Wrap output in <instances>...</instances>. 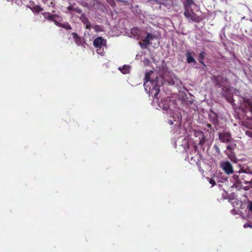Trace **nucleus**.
I'll return each instance as SVG.
<instances>
[{
    "mask_svg": "<svg viewBox=\"0 0 252 252\" xmlns=\"http://www.w3.org/2000/svg\"><path fill=\"white\" fill-rule=\"evenodd\" d=\"M199 62L202 63L203 65H205L204 62H203V60H201L200 59H199Z\"/></svg>",
    "mask_w": 252,
    "mask_h": 252,
    "instance_id": "35",
    "label": "nucleus"
},
{
    "mask_svg": "<svg viewBox=\"0 0 252 252\" xmlns=\"http://www.w3.org/2000/svg\"><path fill=\"white\" fill-rule=\"evenodd\" d=\"M230 101V103H232V101L231 100H229Z\"/></svg>",
    "mask_w": 252,
    "mask_h": 252,
    "instance_id": "38",
    "label": "nucleus"
},
{
    "mask_svg": "<svg viewBox=\"0 0 252 252\" xmlns=\"http://www.w3.org/2000/svg\"><path fill=\"white\" fill-rule=\"evenodd\" d=\"M94 29L96 32H100L102 31V28L101 26L99 25H95L93 27Z\"/></svg>",
    "mask_w": 252,
    "mask_h": 252,
    "instance_id": "20",
    "label": "nucleus"
},
{
    "mask_svg": "<svg viewBox=\"0 0 252 252\" xmlns=\"http://www.w3.org/2000/svg\"><path fill=\"white\" fill-rule=\"evenodd\" d=\"M239 173H245L247 174H252V171L250 170L248 168H245L244 166H242L240 168V169L238 171Z\"/></svg>",
    "mask_w": 252,
    "mask_h": 252,
    "instance_id": "16",
    "label": "nucleus"
},
{
    "mask_svg": "<svg viewBox=\"0 0 252 252\" xmlns=\"http://www.w3.org/2000/svg\"><path fill=\"white\" fill-rule=\"evenodd\" d=\"M208 181L210 183V184H211L212 186H214L216 185L215 181L211 178H207Z\"/></svg>",
    "mask_w": 252,
    "mask_h": 252,
    "instance_id": "24",
    "label": "nucleus"
},
{
    "mask_svg": "<svg viewBox=\"0 0 252 252\" xmlns=\"http://www.w3.org/2000/svg\"><path fill=\"white\" fill-rule=\"evenodd\" d=\"M184 14L189 22H199L201 20L200 17L195 14L192 10H189L187 8Z\"/></svg>",
    "mask_w": 252,
    "mask_h": 252,
    "instance_id": "2",
    "label": "nucleus"
},
{
    "mask_svg": "<svg viewBox=\"0 0 252 252\" xmlns=\"http://www.w3.org/2000/svg\"><path fill=\"white\" fill-rule=\"evenodd\" d=\"M246 134L250 137L252 138V131L250 130H247L245 132Z\"/></svg>",
    "mask_w": 252,
    "mask_h": 252,
    "instance_id": "29",
    "label": "nucleus"
},
{
    "mask_svg": "<svg viewBox=\"0 0 252 252\" xmlns=\"http://www.w3.org/2000/svg\"><path fill=\"white\" fill-rule=\"evenodd\" d=\"M43 0V1H47V0Z\"/></svg>",
    "mask_w": 252,
    "mask_h": 252,
    "instance_id": "39",
    "label": "nucleus"
},
{
    "mask_svg": "<svg viewBox=\"0 0 252 252\" xmlns=\"http://www.w3.org/2000/svg\"><path fill=\"white\" fill-rule=\"evenodd\" d=\"M129 69L130 67L129 65H124L122 68L119 67V70H120L123 74L128 73L129 72Z\"/></svg>",
    "mask_w": 252,
    "mask_h": 252,
    "instance_id": "17",
    "label": "nucleus"
},
{
    "mask_svg": "<svg viewBox=\"0 0 252 252\" xmlns=\"http://www.w3.org/2000/svg\"><path fill=\"white\" fill-rule=\"evenodd\" d=\"M244 183L246 185H249L252 188V179L250 181H247L244 180Z\"/></svg>",
    "mask_w": 252,
    "mask_h": 252,
    "instance_id": "27",
    "label": "nucleus"
},
{
    "mask_svg": "<svg viewBox=\"0 0 252 252\" xmlns=\"http://www.w3.org/2000/svg\"><path fill=\"white\" fill-rule=\"evenodd\" d=\"M155 38V35H153L150 33H148L146 37L143 39V41H145L148 44H150V41L152 40L154 38Z\"/></svg>",
    "mask_w": 252,
    "mask_h": 252,
    "instance_id": "14",
    "label": "nucleus"
},
{
    "mask_svg": "<svg viewBox=\"0 0 252 252\" xmlns=\"http://www.w3.org/2000/svg\"><path fill=\"white\" fill-rule=\"evenodd\" d=\"M249 104H250V106L252 107V109H251V111L252 112V104L251 103H249Z\"/></svg>",
    "mask_w": 252,
    "mask_h": 252,
    "instance_id": "37",
    "label": "nucleus"
},
{
    "mask_svg": "<svg viewBox=\"0 0 252 252\" xmlns=\"http://www.w3.org/2000/svg\"><path fill=\"white\" fill-rule=\"evenodd\" d=\"M131 33L132 34L134 37H135L138 34V31L136 29H132L131 31Z\"/></svg>",
    "mask_w": 252,
    "mask_h": 252,
    "instance_id": "25",
    "label": "nucleus"
},
{
    "mask_svg": "<svg viewBox=\"0 0 252 252\" xmlns=\"http://www.w3.org/2000/svg\"><path fill=\"white\" fill-rule=\"evenodd\" d=\"M96 48V52L98 54H100L101 55H103L104 52V49H106V46L105 47H98Z\"/></svg>",
    "mask_w": 252,
    "mask_h": 252,
    "instance_id": "19",
    "label": "nucleus"
},
{
    "mask_svg": "<svg viewBox=\"0 0 252 252\" xmlns=\"http://www.w3.org/2000/svg\"><path fill=\"white\" fill-rule=\"evenodd\" d=\"M153 72L150 71L145 74V81L144 84L145 91L149 94V95L154 96V101L156 100L158 107L164 111H167L170 110V99L168 98L161 99L158 101L157 95L160 91V87L163 84V80L166 81L169 85H173L175 84L174 81L171 79L167 80L163 78H157L155 80H150V75Z\"/></svg>",
    "mask_w": 252,
    "mask_h": 252,
    "instance_id": "1",
    "label": "nucleus"
},
{
    "mask_svg": "<svg viewBox=\"0 0 252 252\" xmlns=\"http://www.w3.org/2000/svg\"><path fill=\"white\" fill-rule=\"evenodd\" d=\"M58 26L62 27L66 29H67V30L71 29V26L68 23H65V24L62 25L59 23V25H58Z\"/></svg>",
    "mask_w": 252,
    "mask_h": 252,
    "instance_id": "21",
    "label": "nucleus"
},
{
    "mask_svg": "<svg viewBox=\"0 0 252 252\" xmlns=\"http://www.w3.org/2000/svg\"><path fill=\"white\" fill-rule=\"evenodd\" d=\"M225 153L232 161L237 162L236 156L233 151L226 150Z\"/></svg>",
    "mask_w": 252,
    "mask_h": 252,
    "instance_id": "9",
    "label": "nucleus"
},
{
    "mask_svg": "<svg viewBox=\"0 0 252 252\" xmlns=\"http://www.w3.org/2000/svg\"><path fill=\"white\" fill-rule=\"evenodd\" d=\"M232 148L230 145H228L227 146V151H232Z\"/></svg>",
    "mask_w": 252,
    "mask_h": 252,
    "instance_id": "34",
    "label": "nucleus"
},
{
    "mask_svg": "<svg viewBox=\"0 0 252 252\" xmlns=\"http://www.w3.org/2000/svg\"><path fill=\"white\" fill-rule=\"evenodd\" d=\"M200 134L201 135V138L199 141V144L201 145H203L205 141V138L203 134H202V132H200Z\"/></svg>",
    "mask_w": 252,
    "mask_h": 252,
    "instance_id": "22",
    "label": "nucleus"
},
{
    "mask_svg": "<svg viewBox=\"0 0 252 252\" xmlns=\"http://www.w3.org/2000/svg\"><path fill=\"white\" fill-rule=\"evenodd\" d=\"M187 3L189 5H190L192 4H193V0H187Z\"/></svg>",
    "mask_w": 252,
    "mask_h": 252,
    "instance_id": "31",
    "label": "nucleus"
},
{
    "mask_svg": "<svg viewBox=\"0 0 252 252\" xmlns=\"http://www.w3.org/2000/svg\"><path fill=\"white\" fill-rule=\"evenodd\" d=\"M42 14L45 18L51 20L55 23L56 25H59V23L56 20V18H59V16L57 15H51L49 12H44Z\"/></svg>",
    "mask_w": 252,
    "mask_h": 252,
    "instance_id": "8",
    "label": "nucleus"
},
{
    "mask_svg": "<svg viewBox=\"0 0 252 252\" xmlns=\"http://www.w3.org/2000/svg\"><path fill=\"white\" fill-rule=\"evenodd\" d=\"M93 44L95 48L105 47L106 41L102 37H99L94 40Z\"/></svg>",
    "mask_w": 252,
    "mask_h": 252,
    "instance_id": "5",
    "label": "nucleus"
},
{
    "mask_svg": "<svg viewBox=\"0 0 252 252\" xmlns=\"http://www.w3.org/2000/svg\"><path fill=\"white\" fill-rule=\"evenodd\" d=\"M194 154L195 156L194 157L191 156V155H188L187 157L188 160L192 164L197 163V160H198V156L196 154L195 151L194 152Z\"/></svg>",
    "mask_w": 252,
    "mask_h": 252,
    "instance_id": "12",
    "label": "nucleus"
},
{
    "mask_svg": "<svg viewBox=\"0 0 252 252\" xmlns=\"http://www.w3.org/2000/svg\"><path fill=\"white\" fill-rule=\"evenodd\" d=\"M114 3V2L113 1V0H111V1L110 2V4L112 5Z\"/></svg>",
    "mask_w": 252,
    "mask_h": 252,
    "instance_id": "36",
    "label": "nucleus"
},
{
    "mask_svg": "<svg viewBox=\"0 0 252 252\" xmlns=\"http://www.w3.org/2000/svg\"><path fill=\"white\" fill-rule=\"evenodd\" d=\"M220 166L222 170L227 174L233 173V168L231 164L228 161H222L220 163Z\"/></svg>",
    "mask_w": 252,
    "mask_h": 252,
    "instance_id": "3",
    "label": "nucleus"
},
{
    "mask_svg": "<svg viewBox=\"0 0 252 252\" xmlns=\"http://www.w3.org/2000/svg\"><path fill=\"white\" fill-rule=\"evenodd\" d=\"M219 138L220 141L223 143L230 142L232 140L230 133L224 131L219 133Z\"/></svg>",
    "mask_w": 252,
    "mask_h": 252,
    "instance_id": "4",
    "label": "nucleus"
},
{
    "mask_svg": "<svg viewBox=\"0 0 252 252\" xmlns=\"http://www.w3.org/2000/svg\"><path fill=\"white\" fill-rule=\"evenodd\" d=\"M248 227H252V225H251L249 223H245L244 225V228H247Z\"/></svg>",
    "mask_w": 252,
    "mask_h": 252,
    "instance_id": "32",
    "label": "nucleus"
},
{
    "mask_svg": "<svg viewBox=\"0 0 252 252\" xmlns=\"http://www.w3.org/2000/svg\"><path fill=\"white\" fill-rule=\"evenodd\" d=\"M230 181L233 183L232 187L236 189H240L241 188L242 182L239 180V176L234 175L231 177Z\"/></svg>",
    "mask_w": 252,
    "mask_h": 252,
    "instance_id": "6",
    "label": "nucleus"
},
{
    "mask_svg": "<svg viewBox=\"0 0 252 252\" xmlns=\"http://www.w3.org/2000/svg\"><path fill=\"white\" fill-rule=\"evenodd\" d=\"M205 57V53L204 52H201L199 54V58L201 60H203Z\"/></svg>",
    "mask_w": 252,
    "mask_h": 252,
    "instance_id": "28",
    "label": "nucleus"
},
{
    "mask_svg": "<svg viewBox=\"0 0 252 252\" xmlns=\"http://www.w3.org/2000/svg\"><path fill=\"white\" fill-rule=\"evenodd\" d=\"M139 44L142 48H146L148 45H149L147 43H146L145 41H143L142 43L140 42Z\"/></svg>",
    "mask_w": 252,
    "mask_h": 252,
    "instance_id": "26",
    "label": "nucleus"
},
{
    "mask_svg": "<svg viewBox=\"0 0 252 252\" xmlns=\"http://www.w3.org/2000/svg\"><path fill=\"white\" fill-rule=\"evenodd\" d=\"M80 19L81 20V21L85 25L86 28L87 29L90 30L92 27V26H91L88 19L86 17L83 16V15L81 16Z\"/></svg>",
    "mask_w": 252,
    "mask_h": 252,
    "instance_id": "11",
    "label": "nucleus"
},
{
    "mask_svg": "<svg viewBox=\"0 0 252 252\" xmlns=\"http://www.w3.org/2000/svg\"><path fill=\"white\" fill-rule=\"evenodd\" d=\"M33 12H38L42 11L43 9L39 6H36L32 8Z\"/></svg>",
    "mask_w": 252,
    "mask_h": 252,
    "instance_id": "23",
    "label": "nucleus"
},
{
    "mask_svg": "<svg viewBox=\"0 0 252 252\" xmlns=\"http://www.w3.org/2000/svg\"><path fill=\"white\" fill-rule=\"evenodd\" d=\"M181 120L182 118L177 116V118H170L168 122L170 125L175 124V125H179Z\"/></svg>",
    "mask_w": 252,
    "mask_h": 252,
    "instance_id": "10",
    "label": "nucleus"
},
{
    "mask_svg": "<svg viewBox=\"0 0 252 252\" xmlns=\"http://www.w3.org/2000/svg\"><path fill=\"white\" fill-rule=\"evenodd\" d=\"M223 94L226 96L227 99L229 100V98H230V95L233 93H237L238 92L233 88H226L225 87L222 88Z\"/></svg>",
    "mask_w": 252,
    "mask_h": 252,
    "instance_id": "7",
    "label": "nucleus"
},
{
    "mask_svg": "<svg viewBox=\"0 0 252 252\" xmlns=\"http://www.w3.org/2000/svg\"><path fill=\"white\" fill-rule=\"evenodd\" d=\"M215 150L216 151H217V152H218V153H220V148H219L218 146L215 145Z\"/></svg>",
    "mask_w": 252,
    "mask_h": 252,
    "instance_id": "33",
    "label": "nucleus"
},
{
    "mask_svg": "<svg viewBox=\"0 0 252 252\" xmlns=\"http://www.w3.org/2000/svg\"><path fill=\"white\" fill-rule=\"evenodd\" d=\"M186 56L187 57V61L188 63H193L194 64L196 63V61L193 58V57L192 56L190 52H187L186 54Z\"/></svg>",
    "mask_w": 252,
    "mask_h": 252,
    "instance_id": "13",
    "label": "nucleus"
},
{
    "mask_svg": "<svg viewBox=\"0 0 252 252\" xmlns=\"http://www.w3.org/2000/svg\"><path fill=\"white\" fill-rule=\"evenodd\" d=\"M213 78L217 85H218L220 86H223V84L221 83L222 77L221 76H213Z\"/></svg>",
    "mask_w": 252,
    "mask_h": 252,
    "instance_id": "15",
    "label": "nucleus"
},
{
    "mask_svg": "<svg viewBox=\"0 0 252 252\" xmlns=\"http://www.w3.org/2000/svg\"><path fill=\"white\" fill-rule=\"evenodd\" d=\"M248 207L250 211H252V200L250 201L248 203Z\"/></svg>",
    "mask_w": 252,
    "mask_h": 252,
    "instance_id": "30",
    "label": "nucleus"
},
{
    "mask_svg": "<svg viewBox=\"0 0 252 252\" xmlns=\"http://www.w3.org/2000/svg\"><path fill=\"white\" fill-rule=\"evenodd\" d=\"M71 35L72 36V38H73L74 42H75L76 44H79L80 43V37L78 36V35L76 33L74 32L72 33Z\"/></svg>",
    "mask_w": 252,
    "mask_h": 252,
    "instance_id": "18",
    "label": "nucleus"
}]
</instances>
